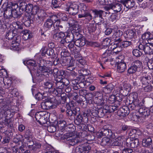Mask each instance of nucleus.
<instances>
[{"mask_svg": "<svg viewBox=\"0 0 153 153\" xmlns=\"http://www.w3.org/2000/svg\"><path fill=\"white\" fill-rule=\"evenodd\" d=\"M43 97V95L40 92H38L35 95L36 99L39 100L43 99L44 98Z\"/></svg>", "mask_w": 153, "mask_h": 153, "instance_id": "50", "label": "nucleus"}, {"mask_svg": "<svg viewBox=\"0 0 153 153\" xmlns=\"http://www.w3.org/2000/svg\"><path fill=\"white\" fill-rule=\"evenodd\" d=\"M64 74V72L62 71H60L57 73V74L55 77V78H58L60 79H62V76Z\"/></svg>", "mask_w": 153, "mask_h": 153, "instance_id": "47", "label": "nucleus"}, {"mask_svg": "<svg viewBox=\"0 0 153 153\" xmlns=\"http://www.w3.org/2000/svg\"><path fill=\"white\" fill-rule=\"evenodd\" d=\"M128 135L130 136H132L135 134H139L140 133V131L138 129H128L127 131Z\"/></svg>", "mask_w": 153, "mask_h": 153, "instance_id": "36", "label": "nucleus"}, {"mask_svg": "<svg viewBox=\"0 0 153 153\" xmlns=\"http://www.w3.org/2000/svg\"><path fill=\"white\" fill-rule=\"evenodd\" d=\"M20 6L22 7V9L24 10L25 11L28 13H30L32 12L33 9V5L31 4H27L24 2H22L20 4Z\"/></svg>", "mask_w": 153, "mask_h": 153, "instance_id": "18", "label": "nucleus"}, {"mask_svg": "<svg viewBox=\"0 0 153 153\" xmlns=\"http://www.w3.org/2000/svg\"><path fill=\"white\" fill-rule=\"evenodd\" d=\"M138 143V140L136 138L134 139L133 137L128 138L127 139L126 141V143Z\"/></svg>", "mask_w": 153, "mask_h": 153, "instance_id": "37", "label": "nucleus"}, {"mask_svg": "<svg viewBox=\"0 0 153 153\" xmlns=\"http://www.w3.org/2000/svg\"><path fill=\"white\" fill-rule=\"evenodd\" d=\"M111 54V51H110L107 50L102 55V57L104 58H107L106 59L104 60V62H107L108 61H110L111 62L114 61V60L115 59L114 58H109L108 56H110Z\"/></svg>", "mask_w": 153, "mask_h": 153, "instance_id": "24", "label": "nucleus"}, {"mask_svg": "<svg viewBox=\"0 0 153 153\" xmlns=\"http://www.w3.org/2000/svg\"><path fill=\"white\" fill-rule=\"evenodd\" d=\"M138 96V94L136 92L130 94L129 96V101L132 103V107H133V109L135 110H137L138 106H141L144 103L143 102L139 103Z\"/></svg>", "mask_w": 153, "mask_h": 153, "instance_id": "4", "label": "nucleus"}, {"mask_svg": "<svg viewBox=\"0 0 153 153\" xmlns=\"http://www.w3.org/2000/svg\"><path fill=\"white\" fill-rule=\"evenodd\" d=\"M132 53L134 56L137 57H140L142 54V52L137 49H134L133 50Z\"/></svg>", "mask_w": 153, "mask_h": 153, "instance_id": "43", "label": "nucleus"}, {"mask_svg": "<svg viewBox=\"0 0 153 153\" xmlns=\"http://www.w3.org/2000/svg\"><path fill=\"white\" fill-rule=\"evenodd\" d=\"M92 12L94 14V18L99 17L102 18V14L104 13V11L102 10H93Z\"/></svg>", "mask_w": 153, "mask_h": 153, "instance_id": "35", "label": "nucleus"}, {"mask_svg": "<svg viewBox=\"0 0 153 153\" xmlns=\"http://www.w3.org/2000/svg\"><path fill=\"white\" fill-rule=\"evenodd\" d=\"M24 63L25 64L26 63L27 65V66L30 69V73L32 75V74H34V69L35 70V72L37 71L36 70L37 68L36 67L37 66V64L34 60H29L26 62H24Z\"/></svg>", "mask_w": 153, "mask_h": 153, "instance_id": "11", "label": "nucleus"}, {"mask_svg": "<svg viewBox=\"0 0 153 153\" xmlns=\"http://www.w3.org/2000/svg\"><path fill=\"white\" fill-rule=\"evenodd\" d=\"M47 150H49L45 153H59L58 151L54 150L53 149H50L49 150L47 149Z\"/></svg>", "mask_w": 153, "mask_h": 153, "instance_id": "63", "label": "nucleus"}, {"mask_svg": "<svg viewBox=\"0 0 153 153\" xmlns=\"http://www.w3.org/2000/svg\"><path fill=\"white\" fill-rule=\"evenodd\" d=\"M61 64L62 66H67V69L68 70L72 71L74 69V63L73 60H71L70 57H64L62 58Z\"/></svg>", "mask_w": 153, "mask_h": 153, "instance_id": "7", "label": "nucleus"}, {"mask_svg": "<svg viewBox=\"0 0 153 153\" xmlns=\"http://www.w3.org/2000/svg\"><path fill=\"white\" fill-rule=\"evenodd\" d=\"M57 17L56 18L54 19L53 20L55 21L54 23H53V26L54 28L53 30H57V27H58L60 24V21L59 19H57Z\"/></svg>", "mask_w": 153, "mask_h": 153, "instance_id": "42", "label": "nucleus"}, {"mask_svg": "<svg viewBox=\"0 0 153 153\" xmlns=\"http://www.w3.org/2000/svg\"><path fill=\"white\" fill-rule=\"evenodd\" d=\"M20 36L18 35L17 30L16 29H10L7 33L6 37L7 39L9 40H14V38H17V37Z\"/></svg>", "mask_w": 153, "mask_h": 153, "instance_id": "14", "label": "nucleus"}, {"mask_svg": "<svg viewBox=\"0 0 153 153\" xmlns=\"http://www.w3.org/2000/svg\"><path fill=\"white\" fill-rule=\"evenodd\" d=\"M129 85L127 83H123L119 87V89L120 92V93H122V91L124 90H128L129 88Z\"/></svg>", "mask_w": 153, "mask_h": 153, "instance_id": "33", "label": "nucleus"}, {"mask_svg": "<svg viewBox=\"0 0 153 153\" xmlns=\"http://www.w3.org/2000/svg\"><path fill=\"white\" fill-rule=\"evenodd\" d=\"M126 140L124 136H120L115 139L114 142L117 143H125Z\"/></svg>", "mask_w": 153, "mask_h": 153, "instance_id": "30", "label": "nucleus"}, {"mask_svg": "<svg viewBox=\"0 0 153 153\" xmlns=\"http://www.w3.org/2000/svg\"><path fill=\"white\" fill-rule=\"evenodd\" d=\"M132 65L135 67L139 71H140L142 68V63L139 60L134 61L132 63Z\"/></svg>", "mask_w": 153, "mask_h": 153, "instance_id": "25", "label": "nucleus"}, {"mask_svg": "<svg viewBox=\"0 0 153 153\" xmlns=\"http://www.w3.org/2000/svg\"><path fill=\"white\" fill-rule=\"evenodd\" d=\"M74 44H75L74 42L73 41H70L68 45V44H65V46H68L70 50L72 51L74 49Z\"/></svg>", "mask_w": 153, "mask_h": 153, "instance_id": "48", "label": "nucleus"}, {"mask_svg": "<svg viewBox=\"0 0 153 153\" xmlns=\"http://www.w3.org/2000/svg\"><path fill=\"white\" fill-rule=\"evenodd\" d=\"M85 41L84 37H81L76 40L75 42V45L78 47H81L85 45Z\"/></svg>", "mask_w": 153, "mask_h": 153, "instance_id": "23", "label": "nucleus"}, {"mask_svg": "<svg viewBox=\"0 0 153 153\" xmlns=\"http://www.w3.org/2000/svg\"><path fill=\"white\" fill-rule=\"evenodd\" d=\"M69 55V53L66 50H62L61 52L62 58H64V57H68Z\"/></svg>", "mask_w": 153, "mask_h": 153, "instance_id": "45", "label": "nucleus"}, {"mask_svg": "<svg viewBox=\"0 0 153 153\" xmlns=\"http://www.w3.org/2000/svg\"><path fill=\"white\" fill-rule=\"evenodd\" d=\"M138 48L140 50H143L146 54H153V45H149L147 43L144 45L140 44L139 45Z\"/></svg>", "mask_w": 153, "mask_h": 153, "instance_id": "9", "label": "nucleus"}, {"mask_svg": "<svg viewBox=\"0 0 153 153\" xmlns=\"http://www.w3.org/2000/svg\"><path fill=\"white\" fill-rule=\"evenodd\" d=\"M39 8L38 7L36 6L33 7V13H37L39 12Z\"/></svg>", "mask_w": 153, "mask_h": 153, "instance_id": "62", "label": "nucleus"}, {"mask_svg": "<svg viewBox=\"0 0 153 153\" xmlns=\"http://www.w3.org/2000/svg\"><path fill=\"white\" fill-rule=\"evenodd\" d=\"M74 136V134L72 133H67L63 135V139H66L67 141H69V143L74 142L75 143H77L81 142L79 139V138L76 137L75 138L73 137V136Z\"/></svg>", "mask_w": 153, "mask_h": 153, "instance_id": "10", "label": "nucleus"}, {"mask_svg": "<svg viewBox=\"0 0 153 153\" xmlns=\"http://www.w3.org/2000/svg\"><path fill=\"white\" fill-rule=\"evenodd\" d=\"M96 28V25L95 24H90L88 26V30L90 33L94 32Z\"/></svg>", "mask_w": 153, "mask_h": 153, "instance_id": "41", "label": "nucleus"}, {"mask_svg": "<svg viewBox=\"0 0 153 153\" xmlns=\"http://www.w3.org/2000/svg\"><path fill=\"white\" fill-rule=\"evenodd\" d=\"M147 44H149V45H153V36L149 38V39H148V41H147Z\"/></svg>", "mask_w": 153, "mask_h": 153, "instance_id": "61", "label": "nucleus"}, {"mask_svg": "<svg viewBox=\"0 0 153 153\" xmlns=\"http://www.w3.org/2000/svg\"><path fill=\"white\" fill-rule=\"evenodd\" d=\"M37 62L38 64V69L39 70V73L40 72L39 71H40L42 73H47L48 74H53L54 77H55L57 74V73H58V72L59 71L58 69L55 68L53 69L52 71V69L50 68L47 67L44 65L43 64L44 63V60L42 59H40L39 61H38Z\"/></svg>", "mask_w": 153, "mask_h": 153, "instance_id": "2", "label": "nucleus"}, {"mask_svg": "<svg viewBox=\"0 0 153 153\" xmlns=\"http://www.w3.org/2000/svg\"><path fill=\"white\" fill-rule=\"evenodd\" d=\"M132 150L130 149H126L123 150V153H131Z\"/></svg>", "mask_w": 153, "mask_h": 153, "instance_id": "64", "label": "nucleus"}, {"mask_svg": "<svg viewBox=\"0 0 153 153\" xmlns=\"http://www.w3.org/2000/svg\"><path fill=\"white\" fill-rule=\"evenodd\" d=\"M52 104L51 102L46 101L42 102L41 104V106L44 109H48L50 108Z\"/></svg>", "mask_w": 153, "mask_h": 153, "instance_id": "31", "label": "nucleus"}, {"mask_svg": "<svg viewBox=\"0 0 153 153\" xmlns=\"http://www.w3.org/2000/svg\"><path fill=\"white\" fill-rule=\"evenodd\" d=\"M105 10H113L115 12H120L122 9V5L119 3H114L111 6H105L104 7Z\"/></svg>", "mask_w": 153, "mask_h": 153, "instance_id": "12", "label": "nucleus"}, {"mask_svg": "<svg viewBox=\"0 0 153 153\" xmlns=\"http://www.w3.org/2000/svg\"><path fill=\"white\" fill-rule=\"evenodd\" d=\"M4 14L7 17H13L14 18H17L19 15L16 9L8 10L7 9L4 12Z\"/></svg>", "mask_w": 153, "mask_h": 153, "instance_id": "17", "label": "nucleus"}, {"mask_svg": "<svg viewBox=\"0 0 153 153\" xmlns=\"http://www.w3.org/2000/svg\"><path fill=\"white\" fill-rule=\"evenodd\" d=\"M54 51L52 49L48 48L47 55L48 56L52 55L54 54Z\"/></svg>", "mask_w": 153, "mask_h": 153, "instance_id": "57", "label": "nucleus"}, {"mask_svg": "<svg viewBox=\"0 0 153 153\" xmlns=\"http://www.w3.org/2000/svg\"><path fill=\"white\" fill-rule=\"evenodd\" d=\"M143 90L145 92H149L152 89L151 86L149 84H148L147 85L142 86Z\"/></svg>", "mask_w": 153, "mask_h": 153, "instance_id": "44", "label": "nucleus"}, {"mask_svg": "<svg viewBox=\"0 0 153 153\" xmlns=\"http://www.w3.org/2000/svg\"><path fill=\"white\" fill-rule=\"evenodd\" d=\"M152 36H153V35L151 34L150 32H148L143 34L142 36V38L143 40L145 41L146 43H147V41H148V39H149V38Z\"/></svg>", "mask_w": 153, "mask_h": 153, "instance_id": "34", "label": "nucleus"}, {"mask_svg": "<svg viewBox=\"0 0 153 153\" xmlns=\"http://www.w3.org/2000/svg\"><path fill=\"white\" fill-rule=\"evenodd\" d=\"M120 18V17L118 14L112 13L109 17V19L112 22H115Z\"/></svg>", "mask_w": 153, "mask_h": 153, "instance_id": "32", "label": "nucleus"}, {"mask_svg": "<svg viewBox=\"0 0 153 153\" xmlns=\"http://www.w3.org/2000/svg\"><path fill=\"white\" fill-rule=\"evenodd\" d=\"M79 2H70L67 4L65 11L71 15H75L78 13L79 8Z\"/></svg>", "mask_w": 153, "mask_h": 153, "instance_id": "3", "label": "nucleus"}, {"mask_svg": "<svg viewBox=\"0 0 153 153\" xmlns=\"http://www.w3.org/2000/svg\"><path fill=\"white\" fill-rule=\"evenodd\" d=\"M44 85L45 88L48 89L49 92L51 93H55L56 94L55 92L56 91L58 94H61L62 92V89L64 87V85L63 83L59 82L56 83V88L55 89V88L53 86L52 82L50 81H47L45 82Z\"/></svg>", "mask_w": 153, "mask_h": 153, "instance_id": "1", "label": "nucleus"}, {"mask_svg": "<svg viewBox=\"0 0 153 153\" xmlns=\"http://www.w3.org/2000/svg\"><path fill=\"white\" fill-rule=\"evenodd\" d=\"M79 18H81L84 17H86L89 21L91 20L93 18L91 14L88 12H84L82 14H79L78 15Z\"/></svg>", "mask_w": 153, "mask_h": 153, "instance_id": "26", "label": "nucleus"}, {"mask_svg": "<svg viewBox=\"0 0 153 153\" xmlns=\"http://www.w3.org/2000/svg\"><path fill=\"white\" fill-rule=\"evenodd\" d=\"M131 44V42L129 41H126L121 42H118L114 43V44L112 45L111 48L113 51V52L117 54L122 51V48L127 47Z\"/></svg>", "mask_w": 153, "mask_h": 153, "instance_id": "5", "label": "nucleus"}, {"mask_svg": "<svg viewBox=\"0 0 153 153\" xmlns=\"http://www.w3.org/2000/svg\"><path fill=\"white\" fill-rule=\"evenodd\" d=\"M113 34L111 37V39L114 41V43L121 42V40L120 38V37L123 34L122 31L118 30L116 27L113 29Z\"/></svg>", "mask_w": 153, "mask_h": 153, "instance_id": "8", "label": "nucleus"}, {"mask_svg": "<svg viewBox=\"0 0 153 153\" xmlns=\"http://www.w3.org/2000/svg\"><path fill=\"white\" fill-rule=\"evenodd\" d=\"M21 34H22V38L25 40H26L31 37L30 35V33L28 30H22L21 32Z\"/></svg>", "mask_w": 153, "mask_h": 153, "instance_id": "28", "label": "nucleus"}, {"mask_svg": "<svg viewBox=\"0 0 153 153\" xmlns=\"http://www.w3.org/2000/svg\"><path fill=\"white\" fill-rule=\"evenodd\" d=\"M152 142V140L151 138L149 137L145 140H143L142 141V143H150Z\"/></svg>", "mask_w": 153, "mask_h": 153, "instance_id": "58", "label": "nucleus"}, {"mask_svg": "<svg viewBox=\"0 0 153 153\" xmlns=\"http://www.w3.org/2000/svg\"><path fill=\"white\" fill-rule=\"evenodd\" d=\"M103 135L105 136V137H109L111 135V131L108 129L103 130L102 131Z\"/></svg>", "mask_w": 153, "mask_h": 153, "instance_id": "49", "label": "nucleus"}, {"mask_svg": "<svg viewBox=\"0 0 153 153\" xmlns=\"http://www.w3.org/2000/svg\"><path fill=\"white\" fill-rule=\"evenodd\" d=\"M91 147L89 145H86L81 146L79 148L80 151L82 153H88L91 150Z\"/></svg>", "mask_w": 153, "mask_h": 153, "instance_id": "27", "label": "nucleus"}, {"mask_svg": "<svg viewBox=\"0 0 153 153\" xmlns=\"http://www.w3.org/2000/svg\"><path fill=\"white\" fill-rule=\"evenodd\" d=\"M74 57L76 60L77 61L79 60V59L81 58L82 56L79 52H76L74 53Z\"/></svg>", "mask_w": 153, "mask_h": 153, "instance_id": "54", "label": "nucleus"}, {"mask_svg": "<svg viewBox=\"0 0 153 153\" xmlns=\"http://www.w3.org/2000/svg\"><path fill=\"white\" fill-rule=\"evenodd\" d=\"M113 29L111 28H107L105 31V34L106 35H109L112 32H113Z\"/></svg>", "mask_w": 153, "mask_h": 153, "instance_id": "59", "label": "nucleus"}, {"mask_svg": "<svg viewBox=\"0 0 153 153\" xmlns=\"http://www.w3.org/2000/svg\"><path fill=\"white\" fill-rule=\"evenodd\" d=\"M151 77L148 74L143 73L142 76L140 78V81L141 82L142 86L147 85L149 84L150 82Z\"/></svg>", "mask_w": 153, "mask_h": 153, "instance_id": "16", "label": "nucleus"}, {"mask_svg": "<svg viewBox=\"0 0 153 153\" xmlns=\"http://www.w3.org/2000/svg\"><path fill=\"white\" fill-rule=\"evenodd\" d=\"M124 7L127 9H129L135 5L134 0H126L123 3ZM125 9V7L124 9Z\"/></svg>", "mask_w": 153, "mask_h": 153, "instance_id": "22", "label": "nucleus"}, {"mask_svg": "<svg viewBox=\"0 0 153 153\" xmlns=\"http://www.w3.org/2000/svg\"><path fill=\"white\" fill-rule=\"evenodd\" d=\"M52 3L53 7L55 8H56L59 6L58 1L56 0H52Z\"/></svg>", "mask_w": 153, "mask_h": 153, "instance_id": "60", "label": "nucleus"}, {"mask_svg": "<svg viewBox=\"0 0 153 153\" xmlns=\"http://www.w3.org/2000/svg\"><path fill=\"white\" fill-rule=\"evenodd\" d=\"M114 88V85L112 84H108L104 88V91L107 93H110Z\"/></svg>", "mask_w": 153, "mask_h": 153, "instance_id": "29", "label": "nucleus"}, {"mask_svg": "<svg viewBox=\"0 0 153 153\" xmlns=\"http://www.w3.org/2000/svg\"><path fill=\"white\" fill-rule=\"evenodd\" d=\"M21 37H17L14 38V40H13L10 47L11 50L19 51L20 50L19 48V43L20 42Z\"/></svg>", "mask_w": 153, "mask_h": 153, "instance_id": "13", "label": "nucleus"}, {"mask_svg": "<svg viewBox=\"0 0 153 153\" xmlns=\"http://www.w3.org/2000/svg\"><path fill=\"white\" fill-rule=\"evenodd\" d=\"M143 105L140 106H139L137 107L138 109L136 110L138 111L141 116L144 117L148 116L149 114V109Z\"/></svg>", "mask_w": 153, "mask_h": 153, "instance_id": "15", "label": "nucleus"}, {"mask_svg": "<svg viewBox=\"0 0 153 153\" xmlns=\"http://www.w3.org/2000/svg\"><path fill=\"white\" fill-rule=\"evenodd\" d=\"M110 40L108 39L105 38L102 42V44L104 46H108L110 44Z\"/></svg>", "mask_w": 153, "mask_h": 153, "instance_id": "51", "label": "nucleus"}, {"mask_svg": "<svg viewBox=\"0 0 153 153\" xmlns=\"http://www.w3.org/2000/svg\"><path fill=\"white\" fill-rule=\"evenodd\" d=\"M79 8L82 12H87L88 10V6L84 3H79Z\"/></svg>", "mask_w": 153, "mask_h": 153, "instance_id": "40", "label": "nucleus"}, {"mask_svg": "<svg viewBox=\"0 0 153 153\" xmlns=\"http://www.w3.org/2000/svg\"><path fill=\"white\" fill-rule=\"evenodd\" d=\"M52 33L53 34V38L58 41H60L62 39L64 38L65 36L64 33L61 31L58 33L56 30H53Z\"/></svg>", "mask_w": 153, "mask_h": 153, "instance_id": "20", "label": "nucleus"}, {"mask_svg": "<svg viewBox=\"0 0 153 153\" xmlns=\"http://www.w3.org/2000/svg\"><path fill=\"white\" fill-rule=\"evenodd\" d=\"M147 65L148 68L150 69H153V60L150 59L147 62Z\"/></svg>", "mask_w": 153, "mask_h": 153, "instance_id": "52", "label": "nucleus"}, {"mask_svg": "<svg viewBox=\"0 0 153 153\" xmlns=\"http://www.w3.org/2000/svg\"><path fill=\"white\" fill-rule=\"evenodd\" d=\"M127 37L128 39L132 38L135 34V33L132 30H128L126 33Z\"/></svg>", "mask_w": 153, "mask_h": 153, "instance_id": "39", "label": "nucleus"}, {"mask_svg": "<svg viewBox=\"0 0 153 153\" xmlns=\"http://www.w3.org/2000/svg\"><path fill=\"white\" fill-rule=\"evenodd\" d=\"M10 93L14 96H17L19 95V93L18 92L16 88H14L12 89L10 92Z\"/></svg>", "mask_w": 153, "mask_h": 153, "instance_id": "53", "label": "nucleus"}, {"mask_svg": "<svg viewBox=\"0 0 153 153\" xmlns=\"http://www.w3.org/2000/svg\"><path fill=\"white\" fill-rule=\"evenodd\" d=\"M110 139L108 137H103L102 140V142L104 143H109Z\"/></svg>", "mask_w": 153, "mask_h": 153, "instance_id": "56", "label": "nucleus"}, {"mask_svg": "<svg viewBox=\"0 0 153 153\" xmlns=\"http://www.w3.org/2000/svg\"><path fill=\"white\" fill-rule=\"evenodd\" d=\"M129 112V111L127 108H121L117 111V114L121 118H123L128 115Z\"/></svg>", "mask_w": 153, "mask_h": 153, "instance_id": "19", "label": "nucleus"}, {"mask_svg": "<svg viewBox=\"0 0 153 153\" xmlns=\"http://www.w3.org/2000/svg\"><path fill=\"white\" fill-rule=\"evenodd\" d=\"M137 71H139L135 67L132 65L128 69V73L127 74V75H129V74H133L135 73Z\"/></svg>", "mask_w": 153, "mask_h": 153, "instance_id": "38", "label": "nucleus"}, {"mask_svg": "<svg viewBox=\"0 0 153 153\" xmlns=\"http://www.w3.org/2000/svg\"><path fill=\"white\" fill-rule=\"evenodd\" d=\"M120 56L116 58L114 60L113 64H117V70L120 73H122L125 71L126 68V63L123 62L120 59Z\"/></svg>", "mask_w": 153, "mask_h": 153, "instance_id": "6", "label": "nucleus"}, {"mask_svg": "<svg viewBox=\"0 0 153 153\" xmlns=\"http://www.w3.org/2000/svg\"><path fill=\"white\" fill-rule=\"evenodd\" d=\"M56 17L57 16L54 15L53 16L52 19H48L46 20L44 24L45 27L47 28H51L53 25V19Z\"/></svg>", "mask_w": 153, "mask_h": 153, "instance_id": "21", "label": "nucleus"}, {"mask_svg": "<svg viewBox=\"0 0 153 153\" xmlns=\"http://www.w3.org/2000/svg\"><path fill=\"white\" fill-rule=\"evenodd\" d=\"M123 97V95L122 94V93H120V92L119 94H116V100L119 102L121 101Z\"/></svg>", "mask_w": 153, "mask_h": 153, "instance_id": "46", "label": "nucleus"}, {"mask_svg": "<svg viewBox=\"0 0 153 153\" xmlns=\"http://www.w3.org/2000/svg\"><path fill=\"white\" fill-rule=\"evenodd\" d=\"M47 49L48 48L46 47H44L42 48L41 50L42 56H44L45 54H47Z\"/></svg>", "mask_w": 153, "mask_h": 153, "instance_id": "55", "label": "nucleus"}]
</instances>
